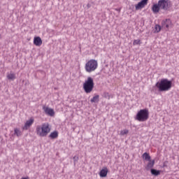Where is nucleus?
Instances as JSON below:
<instances>
[{
    "label": "nucleus",
    "instance_id": "nucleus-12",
    "mask_svg": "<svg viewBox=\"0 0 179 179\" xmlns=\"http://www.w3.org/2000/svg\"><path fill=\"white\" fill-rule=\"evenodd\" d=\"M34 44L36 47H40L43 44V40L40 36H36L34 38Z\"/></svg>",
    "mask_w": 179,
    "mask_h": 179
},
{
    "label": "nucleus",
    "instance_id": "nucleus-14",
    "mask_svg": "<svg viewBox=\"0 0 179 179\" xmlns=\"http://www.w3.org/2000/svg\"><path fill=\"white\" fill-rule=\"evenodd\" d=\"M7 78L9 80H15L16 79V76L13 73H10L7 75Z\"/></svg>",
    "mask_w": 179,
    "mask_h": 179
},
{
    "label": "nucleus",
    "instance_id": "nucleus-27",
    "mask_svg": "<svg viewBox=\"0 0 179 179\" xmlns=\"http://www.w3.org/2000/svg\"><path fill=\"white\" fill-rule=\"evenodd\" d=\"M142 1H148V0H142Z\"/></svg>",
    "mask_w": 179,
    "mask_h": 179
},
{
    "label": "nucleus",
    "instance_id": "nucleus-5",
    "mask_svg": "<svg viewBox=\"0 0 179 179\" xmlns=\"http://www.w3.org/2000/svg\"><path fill=\"white\" fill-rule=\"evenodd\" d=\"M136 120L139 122H145L149 120V110L148 108L141 109L136 115Z\"/></svg>",
    "mask_w": 179,
    "mask_h": 179
},
{
    "label": "nucleus",
    "instance_id": "nucleus-11",
    "mask_svg": "<svg viewBox=\"0 0 179 179\" xmlns=\"http://www.w3.org/2000/svg\"><path fill=\"white\" fill-rule=\"evenodd\" d=\"M107 174H108V169L105 166L100 171L99 177L104 178L107 177Z\"/></svg>",
    "mask_w": 179,
    "mask_h": 179
},
{
    "label": "nucleus",
    "instance_id": "nucleus-17",
    "mask_svg": "<svg viewBox=\"0 0 179 179\" xmlns=\"http://www.w3.org/2000/svg\"><path fill=\"white\" fill-rule=\"evenodd\" d=\"M22 131H20V129L15 128L14 129V135H16V136H22Z\"/></svg>",
    "mask_w": 179,
    "mask_h": 179
},
{
    "label": "nucleus",
    "instance_id": "nucleus-9",
    "mask_svg": "<svg viewBox=\"0 0 179 179\" xmlns=\"http://www.w3.org/2000/svg\"><path fill=\"white\" fill-rule=\"evenodd\" d=\"M34 123V119L33 117H31L29 120H27L24 127H22V129L27 131V129H29V128H30V127H31V125H33V124Z\"/></svg>",
    "mask_w": 179,
    "mask_h": 179
},
{
    "label": "nucleus",
    "instance_id": "nucleus-21",
    "mask_svg": "<svg viewBox=\"0 0 179 179\" xmlns=\"http://www.w3.org/2000/svg\"><path fill=\"white\" fill-rule=\"evenodd\" d=\"M151 174H152V176H160V171L151 169Z\"/></svg>",
    "mask_w": 179,
    "mask_h": 179
},
{
    "label": "nucleus",
    "instance_id": "nucleus-13",
    "mask_svg": "<svg viewBox=\"0 0 179 179\" xmlns=\"http://www.w3.org/2000/svg\"><path fill=\"white\" fill-rule=\"evenodd\" d=\"M49 138L50 139H57V138H58V131H55L50 133Z\"/></svg>",
    "mask_w": 179,
    "mask_h": 179
},
{
    "label": "nucleus",
    "instance_id": "nucleus-20",
    "mask_svg": "<svg viewBox=\"0 0 179 179\" xmlns=\"http://www.w3.org/2000/svg\"><path fill=\"white\" fill-rule=\"evenodd\" d=\"M155 31L154 33H160V31L162 30V27L159 24H155Z\"/></svg>",
    "mask_w": 179,
    "mask_h": 179
},
{
    "label": "nucleus",
    "instance_id": "nucleus-2",
    "mask_svg": "<svg viewBox=\"0 0 179 179\" xmlns=\"http://www.w3.org/2000/svg\"><path fill=\"white\" fill-rule=\"evenodd\" d=\"M171 8V2L169 1H159L158 3H155L152 6L153 13L157 14L160 12V9L169 10Z\"/></svg>",
    "mask_w": 179,
    "mask_h": 179
},
{
    "label": "nucleus",
    "instance_id": "nucleus-24",
    "mask_svg": "<svg viewBox=\"0 0 179 179\" xmlns=\"http://www.w3.org/2000/svg\"><path fill=\"white\" fill-rule=\"evenodd\" d=\"M21 179H30V178H29V176L25 177V178H22Z\"/></svg>",
    "mask_w": 179,
    "mask_h": 179
},
{
    "label": "nucleus",
    "instance_id": "nucleus-18",
    "mask_svg": "<svg viewBox=\"0 0 179 179\" xmlns=\"http://www.w3.org/2000/svg\"><path fill=\"white\" fill-rule=\"evenodd\" d=\"M100 99V96L95 95L91 100V103H99V100Z\"/></svg>",
    "mask_w": 179,
    "mask_h": 179
},
{
    "label": "nucleus",
    "instance_id": "nucleus-3",
    "mask_svg": "<svg viewBox=\"0 0 179 179\" xmlns=\"http://www.w3.org/2000/svg\"><path fill=\"white\" fill-rule=\"evenodd\" d=\"M173 86V83L167 78H163L155 84L159 92H169Z\"/></svg>",
    "mask_w": 179,
    "mask_h": 179
},
{
    "label": "nucleus",
    "instance_id": "nucleus-16",
    "mask_svg": "<svg viewBox=\"0 0 179 179\" xmlns=\"http://www.w3.org/2000/svg\"><path fill=\"white\" fill-rule=\"evenodd\" d=\"M142 157L143 159H144V160H147V162H148L151 159L150 155L148 152H144L142 155Z\"/></svg>",
    "mask_w": 179,
    "mask_h": 179
},
{
    "label": "nucleus",
    "instance_id": "nucleus-6",
    "mask_svg": "<svg viewBox=\"0 0 179 179\" xmlns=\"http://www.w3.org/2000/svg\"><path fill=\"white\" fill-rule=\"evenodd\" d=\"M83 87L84 92L87 94L92 93L93 89H94V81L92 77H88L87 79L83 83Z\"/></svg>",
    "mask_w": 179,
    "mask_h": 179
},
{
    "label": "nucleus",
    "instance_id": "nucleus-26",
    "mask_svg": "<svg viewBox=\"0 0 179 179\" xmlns=\"http://www.w3.org/2000/svg\"><path fill=\"white\" fill-rule=\"evenodd\" d=\"M159 1H169V0H159Z\"/></svg>",
    "mask_w": 179,
    "mask_h": 179
},
{
    "label": "nucleus",
    "instance_id": "nucleus-25",
    "mask_svg": "<svg viewBox=\"0 0 179 179\" xmlns=\"http://www.w3.org/2000/svg\"><path fill=\"white\" fill-rule=\"evenodd\" d=\"M87 7H88V8H90V6H89V4H88V5H87Z\"/></svg>",
    "mask_w": 179,
    "mask_h": 179
},
{
    "label": "nucleus",
    "instance_id": "nucleus-1",
    "mask_svg": "<svg viewBox=\"0 0 179 179\" xmlns=\"http://www.w3.org/2000/svg\"><path fill=\"white\" fill-rule=\"evenodd\" d=\"M50 132H51V126H50V123L48 122L36 126V134L41 138H45Z\"/></svg>",
    "mask_w": 179,
    "mask_h": 179
},
{
    "label": "nucleus",
    "instance_id": "nucleus-15",
    "mask_svg": "<svg viewBox=\"0 0 179 179\" xmlns=\"http://www.w3.org/2000/svg\"><path fill=\"white\" fill-rule=\"evenodd\" d=\"M155 166V160H148L146 169H152Z\"/></svg>",
    "mask_w": 179,
    "mask_h": 179
},
{
    "label": "nucleus",
    "instance_id": "nucleus-19",
    "mask_svg": "<svg viewBox=\"0 0 179 179\" xmlns=\"http://www.w3.org/2000/svg\"><path fill=\"white\" fill-rule=\"evenodd\" d=\"M128 134H129V130L124 129L120 131V135L124 136V135H128Z\"/></svg>",
    "mask_w": 179,
    "mask_h": 179
},
{
    "label": "nucleus",
    "instance_id": "nucleus-23",
    "mask_svg": "<svg viewBox=\"0 0 179 179\" xmlns=\"http://www.w3.org/2000/svg\"><path fill=\"white\" fill-rule=\"evenodd\" d=\"M103 96L105 97V99H108V100H110V94H108V92H105L103 94Z\"/></svg>",
    "mask_w": 179,
    "mask_h": 179
},
{
    "label": "nucleus",
    "instance_id": "nucleus-8",
    "mask_svg": "<svg viewBox=\"0 0 179 179\" xmlns=\"http://www.w3.org/2000/svg\"><path fill=\"white\" fill-rule=\"evenodd\" d=\"M162 27H166V29H169V27H173V22H171V20L170 19H166L164 20L162 22Z\"/></svg>",
    "mask_w": 179,
    "mask_h": 179
},
{
    "label": "nucleus",
    "instance_id": "nucleus-22",
    "mask_svg": "<svg viewBox=\"0 0 179 179\" xmlns=\"http://www.w3.org/2000/svg\"><path fill=\"white\" fill-rule=\"evenodd\" d=\"M142 44V42L140 39H136L133 42V45H141Z\"/></svg>",
    "mask_w": 179,
    "mask_h": 179
},
{
    "label": "nucleus",
    "instance_id": "nucleus-7",
    "mask_svg": "<svg viewBox=\"0 0 179 179\" xmlns=\"http://www.w3.org/2000/svg\"><path fill=\"white\" fill-rule=\"evenodd\" d=\"M43 110L47 114V115H50V117H54L55 115V112L54 111V109L51 108H48L47 106H43Z\"/></svg>",
    "mask_w": 179,
    "mask_h": 179
},
{
    "label": "nucleus",
    "instance_id": "nucleus-10",
    "mask_svg": "<svg viewBox=\"0 0 179 179\" xmlns=\"http://www.w3.org/2000/svg\"><path fill=\"white\" fill-rule=\"evenodd\" d=\"M146 5H148V1H140L137 5H136V10L143 9Z\"/></svg>",
    "mask_w": 179,
    "mask_h": 179
},
{
    "label": "nucleus",
    "instance_id": "nucleus-4",
    "mask_svg": "<svg viewBox=\"0 0 179 179\" xmlns=\"http://www.w3.org/2000/svg\"><path fill=\"white\" fill-rule=\"evenodd\" d=\"M97 68H99V62L94 59H91L88 60L85 66V69L86 72H88V73H92V72H94V71H96Z\"/></svg>",
    "mask_w": 179,
    "mask_h": 179
}]
</instances>
